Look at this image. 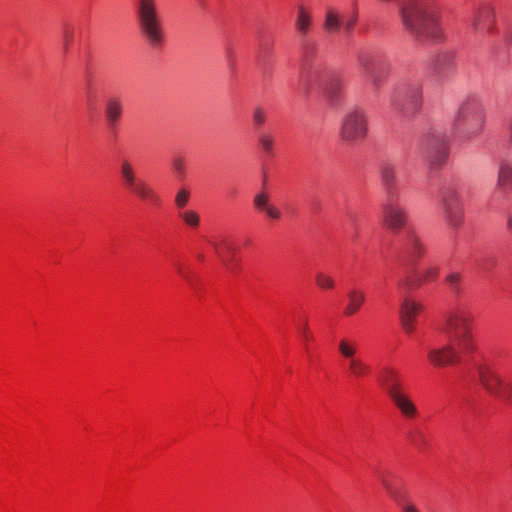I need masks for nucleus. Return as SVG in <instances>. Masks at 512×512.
Listing matches in <instances>:
<instances>
[{
	"label": "nucleus",
	"instance_id": "1",
	"mask_svg": "<svg viewBox=\"0 0 512 512\" xmlns=\"http://www.w3.org/2000/svg\"><path fill=\"white\" fill-rule=\"evenodd\" d=\"M474 315L466 307L451 310L446 317V331L450 342L431 347L427 351V361L434 368H446L462 363L463 357L472 355L478 349L473 333Z\"/></svg>",
	"mask_w": 512,
	"mask_h": 512
},
{
	"label": "nucleus",
	"instance_id": "2",
	"mask_svg": "<svg viewBox=\"0 0 512 512\" xmlns=\"http://www.w3.org/2000/svg\"><path fill=\"white\" fill-rule=\"evenodd\" d=\"M135 14L141 39L152 49L162 48L166 32L157 0H137Z\"/></svg>",
	"mask_w": 512,
	"mask_h": 512
},
{
	"label": "nucleus",
	"instance_id": "3",
	"mask_svg": "<svg viewBox=\"0 0 512 512\" xmlns=\"http://www.w3.org/2000/svg\"><path fill=\"white\" fill-rule=\"evenodd\" d=\"M119 175L123 188L142 202L156 205L160 197L154 188L138 175L136 166L129 159H122Z\"/></svg>",
	"mask_w": 512,
	"mask_h": 512
},
{
	"label": "nucleus",
	"instance_id": "4",
	"mask_svg": "<svg viewBox=\"0 0 512 512\" xmlns=\"http://www.w3.org/2000/svg\"><path fill=\"white\" fill-rule=\"evenodd\" d=\"M357 340L352 337H341L337 342V352L345 361L347 373L354 379H367L372 374L371 365L361 357Z\"/></svg>",
	"mask_w": 512,
	"mask_h": 512
},
{
	"label": "nucleus",
	"instance_id": "5",
	"mask_svg": "<svg viewBox=\"0 0 512 512\" xmlns=\"http://www.w3.org/2000/svg\"><path fill=\"white\" fill-rule=\"evenodd\" d=\"M377 480L387 496L396 502L404 512H416L417 508L408 498V492L401 478L390 470L377 473Z\"/></svg>",
	"mask_w": 512,
	"mask_h": 512
},
{
	"label": "nucleus",
	"instance_id": "6",
	"mask_svg": "<svg viewBox=\"0 0 512 512\" xmlns=\"http://www.w3.org/2000/svg\"><path fill=\"white\" fill-rule=\"evenodd\" d=\"M482 386L491 394L512 400V383L504 379L495 369L488 365L479 368Z\"/></svg>",
	"mask_w": 512,
	"mask_h": 512
},
{
	"label": "nucleus",
	"instance_id": "7",
	"mask_svg": "<svg viewBox=\"0 0 512 512\" xmlns=\"http://www.w3.org/2000/svg\"><path fill=\"white\" fill-rule=\"evenodd\" d=\"M367 133V119L362 111L354 110L345 115L342 120L340 136L347 143L363 139Z\"/></svg>",
	"mask_w": 512,
	"mask_h": 512
},
{
	"label": "nucleus",
	"instance_id": "8",
	"mask_svg": "<svg viewBox=\"0 0 512 512\" xmlns=\"http://www.w3.org/2000/svg\"><path fill=\"white\" fill-rule=\"evenodd\" d=\"M382 225L385 229L398 232L407 224V215L397 199L388 198L382 206Z\"/></svg>",
	"mask_w": 512,
	"mask_h": 512
},
{
	"label": "nucleus",
	"instance_id": "9",
	"mask_svg": "<svg viewBox=\"0 0 512 512\" xmlns=\"http://www.w3.org/2000/svg\"><path fill=\"white\" fill-rule=\"evenodd\" d=\"M421 302L411 298H404L400 308L401 325L405 333L412 334L416 329L417 317L423 312Z\"/></svg>",
	"mask_w": 512,
	"mask_h": 512
},
{
	"label": "nucleus",
	"instance_id": "10",
	"mask_svg": "<svg viewBox=\"0 0 512 512\" xmlns=\"http://www.w3.org/2000/svg\"><path fill=\"white\" fill-rule=\"evenodd\" d=\"M356 22V15H352L349 19L344 20L338 9L328 7L325 11L323 30L327 33H338L341 28H344L347 32H350L355 27Z\"/></svg>",
	"mask_w": 512,
	"mask_h": 512
},
{
	"label": "nucleus",
	"instance_id": "11",
	"mask_svg": "<svg viewBox=\"0 0 512 512\" xmlns=\"http://www.w3.org/2000/svg\"><path fill=\"white\" fill-rule=\"evenodd\" d=\"M378 383L392 396L404 390V382L400 371L393 366H384L378 374Z\"/></svg>",
	"mask_w": 512,
	"mask_h": 512
},
{
	"label": "nucleus",
	"instance_id": "12",
	"mask_svg": "<svg viewBox=\"0 0 512 512\" xmlns=\"http://www.w3.org/2000/svg\"><path fill=\"white\" fill-rule=\"evenodd\" d=\"M457 122H463L469 129L475 130L482 127L483 117L476 101L464 103L458 112Z\"/></svg>",
	"mask_w": 512,
	"mask_h": 512
},
{
	"label": "nucleus",
	"instance_id": "13",
	"mask_svg": "<svg viewBox=\"0 0 512 512\" xmlns=\"http://www.w3.org/2000/svg\"><path fill=\"white\" fill-rule=\"evenodd\" d=\"M472 25L482 35L493 34L496 29L493 9L488 6L479 8L474 14Z\"/></svg>",
	"mask_w": 512,
	"mask_h": 512
},
{
	"label": "nucleus",
	"instance_id": "14",
	"mask_svg": "<svg viewBox=\"0 0 512 512\" xmlns=\"http://www.w3.org/2000/svg\"><path fill=\"white\" fill-rule=\"evenodd\" d=\"M253 203L255 210L259 214H262L266 219L270 221H279L281 219V210L271 202L270 196L267 192L262 191L258 193L254 197Z\"/></svg>",
	"mask_w": 512,
	"mask_h": 512
},
{
	"label": "nucleus",
	"instance_id": "15",
	"mask_svg": "<svg viewBox=\"0 0 512 512\" xmlns=\"http://www.w3.org/2000/svg\"><path fill=\"white\" fill-rule=\"evenodd\" d=\"M390 399L406 420H414L419 416L417 406L405 390L390 396Z\"/></svg>",
	"mask_w": 512,
	"mask_h": 512
},
{
	"label": "nucleus",
	"instance_id": "16",
	"mask_svg": "<svg viewBox=\"0 0 512 512\" xmlns=\"http://www.w3.org/2000/svg\"><path fill=\"white\" fill-rule=\"evenodd\" d=\"M215 251L227 269L236 271L240 267L241 258L232 244L221 241L215 245Z\"/></svg>",
	"mask_w": 512,
	"mask_h": 512
},
{
	"label": "nucleus",
	"instance_id": "17",
	"mask_svg": "<svg viewBox=\"0 0 512 512\" xmlns=\"http://www.w3.org/2000/svg\"><path fill=\"white\" fill-rule=\"evenodd\" d=\"M105 119L109 127L115 128L120 123L123 113L124 104L119 96H112L105 103Z\"/></svg>",
	"mask_w": 512,
	"mask_h": 512
},
{
	"label": "nucleus",
	"instance_id": "18",
	"mask_svg": "<svg viewBox=\"0 0 512 512\" xmlns=\"http://www.w3.org/2000/svg\"><path fill=\"white\" fill-rule=\"evenodd\" d=\"M313 28V16L311 9L304 5L297 7L295 29L301 35H307Z\"/></svg>",
	"mask_w": 512,
	"mask_h": 512
},
{
	"label": "nucleus",
	"instance_id": "19",
	"mask_svg": "<svg viewBox=\"0 0 512 512\" xmlns=\"http://www.w3.org/2000/svg\"><path fill=\"white\" fill-rule=\"evenodd\" d=\"M365 302V293L361 290L354 289L348 293L347 304L343 309V315L351 317L355 315Z\"/></svg>",
	"mask_w": 512,
	"mask_h": 512
},
{
	"label": "nucleus",
	"instance_id": "20",
	"mask_svg": "<svg viewBox=\"0 0 512 512\" xmlns=\"http://www.w3.org/2000/svg\"><path fill=\"white\" fill-rule=\"evenodd\" d=\"M178 218L192 230H196L201 223L200 215L193 209H182L177 213Z\"/></svg>",
	"mask_w": 512,
	"mask_h": 512
},
{
	"label": "nucleus",
	"instance_id": "21",
	"mask_svg": "<svg viewBox=\"0 0 512 512\" xmlns=\"http://www.w3.org/2000/svg\"><path fill=\"white\" fill-rule=\"evenodd\" d=\"M315 284L323 291H331L336 287L335 279L331 275L321 271L315 274Z\"/></svg>",
	"mask_w": 512,
	"mask_h": 512
},
{
	"label": "nucleus",
	"instance_id": "22",
	"mask_svg": "<svg viewBox=\"0 0 512 512\" xmlns=\"http://www.w3.org/2000/svg\"><path fill=\"white\" fill-rule=\"evenodd\" d=\"M258 144L262 152L272 155L275 146V137L269 132H263L258 137Z\"/></svg>",
	"mask_w": 512,
	"mask_h": 512
},
{
	"label": "nucleus",
	"instance_id": "23",
	"mask_svg": "<svg viewBox=\"0 0 512 512\" xmlns=\"http://www.w3.org/2000/svg\"><path fill=\"white\" fill-rule=\"evenodd\" d=\"M447 212L451 217V221L454 225L460 223L462 219V209L456 199L452 200L451 203H447Z\"/></svg>",
	"mask_w": 512,
	"mask_h": 512
},
{
	"label": "nucleus",
	"instance_id": "24",
	"mask_svg": "<svg viewBox=\"0 0 512 512\" xmlns=\"http://www.w3.org/2000/svg\"><path fill=\"white\" fill-rule=\"evenodd\" d=\"M191 197V193L187 188H181L177 191L175 195V206L178 211L185 209Z\"/></svg>",
	"mask_w": 512,
	"mask_h": 512
},
{
	"label": "nucleus",
	"instance_id": "25",
	"mask_svg": "<svg viewBox=\"0 0 512 512\" xmlns=\"http://www.w3.org/2000/svg\"><path fill=\"white\" fill-rule=\"evenodd\" d=\"M299 334L302 339V341L305 344H308L310 342H313L315 340L314 334L312 330L310 329V326L308 324V321H306L300 328H299Z\"/></svg>",
	"mask_w": 512,
	"mask_h": 512
},
{
	"label": "nucleus",
	"instance_id": "26",
	"mask_svg": "<svg viewBox=\"0 0 512 512\" xmlns=\"http://www.w3.org/2000/svg\"><path fill=\"white\" fill-rule=\"evenodd\" d=\"M173 171L178 176H184L186 170V161L183 157H176L172 162Z\"/></svg>",
	"mask_w": 512,
	"mask_h": 512
},
{
	"label": "nucleus",
	"instance_id": "27",
	"mask_svg": "<svg viewBox=\"0 0 512 512\" xmlns=\"http://www.w3.org/2000/svg\"><path fill=\"white\" fill-rule=\"evenodd\" d=\"M512 182V167L502 166L499 174V184L506 185Z\"/></svg>",
	"mask_w": 512,
	"mask_h": 512
},
{
	"label": "nucleus",
	"instance_id": "28",
	"mask_svg": "<svg viewBox=\"0 0 512 512\" xmlns=\"http://www.w3.org/2000/svg\"><path fill=\"white\" fill-rule=\"evenodd\" d=\"M266 112L262 108H256L253 112V123L255 126L260 127L266 122Z\"/></svg>",
	"mask_w": 512,
	"mask_h": 512
},
{
	"label": "nucleus",
	"instance_id": "29",
	"mask_svg": "<svg viewBox=\"0 0 512 512\" xmlns=\"http://www.w3.org/2000/svg\"><path fill=\"white\" fill-rule=\"evenodd\" d=\"M382 179L386 185H391L394 181V170L389 166L382 168Z\"/></svg>",
	"mask_w": 512,
	"mask_h": 512
},
{
	"label": "nucleus",
	"instance_id": "30",
	"mask_svg": "<svg viewBox=\"0 0 512 512\" xmlns=\"http://www.w3.org/2000/svg\"><path fill=\"white\" fill-rule=\"evenodd\" d=\"M437 276H438V269L435 267H430L425 271L423 278L420 280V283L432 281V280L436 279Z\"/></svg>",
	"mask_w": 512,
	"mask_h": 512
},
{
	"label": "nucleus",
	"instance_id": "31",
	"mask_svg": "<svg viewBox=\"0 0 512 512\" xmlns=\"http://www.w3.org/2000/svg\"><path fill=\"white\" fill-rule=\"evenodd\" d=\"M460 280L461 275L459 273H451L446 278V281L454 288H457V285L459 284Z\"/></svg>",
	"mask_w": 512,
	"mask_h": 512
},
{
	"label": "nucleus",
	"instance_id": "32",
	"mask_svg": "<svg viewBox=\"0 0 512 512\" xmlns=\"http://www.w3.org/2000/svg\"><path fill=\"white\" fill-rule=\"evenodd\" d=\"M63 37L65 46H68V44L72 41L73 38V29L69 26H66L63 30Z\"/></svg>",
	"mask_w": 512,
	"mask_h": 512
},
{
	"label": "nucleus",
	"instance_id": "33",
	"mask_svg": "<svg viewBox=\"0 0 512 512\" xmlns=\"http://www.w3.org/2000/svg\"><path fill=\"white\" fill-rule=\"evenodd\" d=\"M411 244H412V247H413V249H414V253H415L417 256H419V255L421 254V249H422V246H421V243H420L419 239H418V238H416V237H415V238H413V239H412V243H411Z\"/></svg>",
	"mask_w": 512,
	"mask_h": 512
}]
</instances>
